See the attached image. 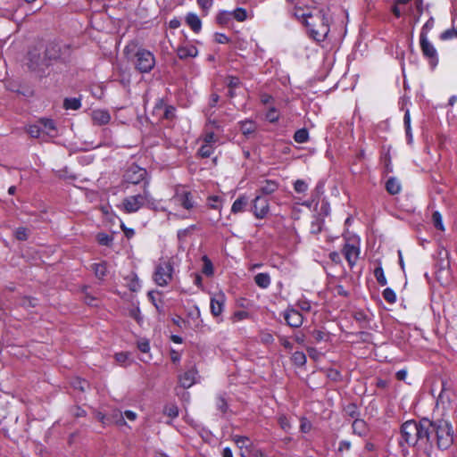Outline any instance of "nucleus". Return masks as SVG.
I'll return each instance as SVG.
<instances>
[{
	"instance_id": "obj_44",
	"label": "nucleus",
	"mask_w": 457,
	"mask_h": 457,
	"mask_svg": "<svg viewBox=\"0 0 457 457\" xmlns=\"http://www.w3.org/2000/svg\"><path fill=\"white\" fill-rule=\"evenodd\" d=\"M432 221H433L434 226L437 229H439L441 231L445 230V227H444V224H443L442 215H441V213L438 211H436V212H433V214H432Z\"/></svg>"
},
{
	"instance_id": "obj_32",
	"label": "nucleus",
	"mask_w": 457,
	"mask_h": 457,
	"mask_svg": "<svg viewBox=\"0 0 457 457\" xmlns=\"http://www.w3.org/2000/svg\"><path fill=\"white\" fill-rule=\"evenodd\" d=\"M230 17H233L237 21H245L248 18L247 11L245 8L238 7L232 12H229Z\"/></svg>"
},
{
	"instance_id": "obj_12",
	"label": "nucleus",
	"mask_w": 457,
	"mask_h": 457,
	"mask_svg": "<svg viewBox=\"0 0 457 457\" xmlns=\"http://www.w3.org/2000/svg\"><path fill=\"white\" fill-rule=\"evenodd\" d=\"M284 319L287 324L292 328H300L303 322V314L293 308L285 311Z\"/></svg>"
},
{
	"instance_id": "obj_18",
	"label": "nucleus",
	"mask_w": 457,
	"mask_h": 457,
	"mask_svg": "<svg viewBox=\"0 0 457 457\" xmlns=\"http://www.w3.org/2000/svg\"><path fill=\"white\" fill-rule=\"evenodd\" d=\"M38 122L44 136L54 137L56 135V127L53 120L43 118Z\"/></svg>"
},
{
	"instance_id": "obj_40",
	"label": "nucleus",
	"mask_w": 457,
	"mask_h": 457,
	"mask_svg": "<svg viewBox=\"0 0 457 457\" xmlns=\"http://www.w3.org/2000/svg\"><path fill=\"white\" fill-rule=\"evenodd\" d=\"M403 122H404L405 132H406V136L408 137V140H409V142H411V140H412V134H411V116H410L409 110H407L405 112V113H404Z\"/></svg>"
},
{
	"instance_id": "obj_13",
	"label": "nucleus",
	"mask_w": 457,
	"mask_h": 457,
	"mask_svg": "<svg viewBox=\"0 0 457 457\" xmlns=\"http://www.w3.org/2000/svg\"><path fill=\"white\" fill-rule=\"evenodd\" d=\"M279 187V183L272 179H265L261 181L256 190L257 195H262V196L268 197L269 195L275 193Z\"/></svg>"
},
{
	"instance_id": "obj_29",
	"label": "nucleus",
	"mask_w": 457,
	"mask_h": 457,
	"mask_svg": "<svg viewBox=\"0 0 457 457\" xmlns=\"http://www.w3.org/2000/svg\"><path fill=\"white\" fill-rule=\"evenodd\" d=\"M255 284L261 288H267L270 285V277L266 272L258 273L254 276Z\"/></svg>"
},
{
	"instance_id": "obj_50",
	"label": "nucleus",
	"mask_w": 457,
	"mask_h": 457,
	"mask_svg": "<svg viewBox=\"0 0 457 457\" xmlns=\"http://www.w3.org/2000/svg\"><path fill=\"white\" fill-rule=\"evenodd\" d=\"M216 407L222 413H225L227 411L228 403L224 396L218 395L216 397Z\"/></svg>"
},
{
	"instance_id": "obj_37",
	"label": "nucleus",
	"mask_w": 457,
	"mask_h": 457,
	"mask_svg": "<svg viewBox=\"0 0 457 457\" xmlns=\"http://www.w3.org/2000/svg\"><path fill=\"white\" fill-rule=\"evenodd\" d=\"M214 151L213 145L204 143L198 150V154L203 158L210 157Z\"/></svg>"
},
{
	"instance_id": "obj_20",
	"label": "nucleus",
	"mask_w": 457,
	"mask_h": 457,
	"mask_svg": "<svg viewBox=\"0 0 457 457\" xmlns=\"http://www.w3.org/2000/svg\"><path fill=\"white\" fill-rule=\"evenodd\" d=\"M92 120L96 125H105L111 120L110 113L105 110H95L92 112Z\"/></svg>"
},
{
	"instance_id": "obj_53",
	"label": "nucleus",
	"mask_w": 457,
	"mask_h": 457,
	"mask_svg": "<svg viewBox=\"0 0 457 457\" xmlns=\"http://www.w3.org/2000/svg\"><path fill=\"white\" fill-rule=\"evenodd\" d=\"M260 341L264 345H271L274 342V337L270 332L262 331L260 333Z\"/></svg>"
},
{
	"instance_id": "obj_19",
	"label": "nucleus",
	"mask_w": 457,
	"mask_h": 457,
	"mask_svg": "<svg viewBox=\"0 0 457 457\" xmlns=\"http://www.w3.org/2000/svg\"><path fill=\"white\" fill-rule=\"evenodd\" d=\"M213 113H214V112H212L211 110H206L205 115L207 117V121H206L204 129L213 130V131L214 130L223 131V128H222L220 122L219 121L218 119L213 117Z\"/></svg>"
},
{
	"instance_id": "obj_55",
	"label": "nucleus",
	"mask_w": 457,
	"mask_h": 457,
	"mask_svg": "<svg viewBox=\"0 0 457 457\" xmlns=\"http://www.w3.org/2000/svg\"><path fill=\"white\" fill-rule=\"evenodd\" d=\"M278 423L281 427V428L285 431H288L291 428V424L289 420L285 415H280L278 417Z\"/></svg>"
},
{
	"instance_id": "obj_7",
	"label": "nucleus",
	"mask_w": 457,
	"mask_h": 457,
	"mask_svg": "<svg viewBox=\"0 0 457 457\" xmlns=\"http://www.w3.org/2000/svg\"><path fill=\"white\" fill-rule=\"evenodd\" d=\"M170 202L175 205H179L187 211H190L195 207V200L192 193L184 186H177L173 196Z\"/></svg>"
},
{
	"instance_id": "obj_8",
	"label": "nucleus",
	"mask_w": 457,
	"mask_h": 457,
	"mask_svg": "<svg viewBox=\"0 0 457 457\" xmlns=\"http://www.w3.org/2000/svg\"><path fill=\"white\" fill-rule=\"evenodd\" d=\"M124 180L127 183L133 185L143 183V189L145 188V182L149 183L147 180L146 170L136 164H132L126 170L124 174Z\"/></svg>"
},
{
	"instance_id": "obj_64",
	"label": "nucleus",
	"mask_w": 457,
	"mask_h": 457,
	"mask_svg": "<svg viewBox=\"0 0 457 457\" xmlns=\"http://www.w3.org/2000/svg\"><path fill=\"white\" fill-rule=\"evenodd\" d=\"M137 347L142 353H148L150 350V345L147 340H141L137 343Z\"/></svg>"
},
{
	"instance_id": "obj_48",
	"label": "nucleus",
	"mask_w": 457,
	"mask_h": 457,
	"mask_svg": "<svg viewBox=\"0 0 457 457\" xmlns=\"http://www.w3.org/2000/svg\"><path fill=\"white\" fill-rule=\"evenodd\" d=\"M294 189L299 194L305 193L308 190V184L303 179H297L294 183Z\"/></svg>"
},
{
	"instance_id": "obj_4",
	"label": "nucleus",
	"mask_w": 457,
	"mask_h": 457,
	"mask_svg": "<svg viewBox=\"0 0 457 457\" xmlns=\"http://www.w3.org/2000/svg\"><path fill=\"white\" fill-rule=\"evenodd\" d=\"M149 183L145 182V188L143 192L135 195L127 196L122 201L123 210L127 213H132L137 212L145 204L149 208L156 209L155 201L151 197L150 193L147 189Z\"/></svg>"
},
{
	"instance_id": "obj_63",
	"label": "nucleus",
	"mask_w": 457,
	"mask_h": 457,
	"mask_svg": "<svg viewBox=\"0 0 457 457\" xmlns=\"http://www.w3.org/2000/svg\"><path fill=\"white\" fill-rule=\"evenodd\" d=\"M71 414L76 418H80L86 416V411L79 406H74L71 409Z\"/></svg>"
},
{
	"instance_id": "obj_58",
	"label": "nucleus",
	"mask_w": 457,
	"mask_h": 457,
	"mask_svg": "<svg viewBox=\"0 0 457 457\" xmlns=\"http://www.w3.org/2000/svg\"><path fill=\"white\" fill-rule=\"evenodd\" d=\"M311 428H312L311 422L307 419L302 418L301 419L300 430L303 433H308L311 430Z\"/></svg>"
},
{
	"instance_id": "obj_35",
	"label": "nucleus",
	"mask_w": 457,
	"mask_h": 457,
	"mask_svg": "<svg viewBox=\"0 0 457 457\" xmlns=\"http://www.w3.org/2000/svg\"><path fill=\"white\" fill-rule=\"evenodd\" d=\"M255 124L251 120H244L240 123V129L244 135H249L254 132Z\"/></svg>"
},
{
	"instance_id": "obj_14",
	"label": "nucleus",
	"mask_w": 457,
	"mask_h": 457,
	"mask_svg": "<svg viewBox=\"0 0 457 457\" xmlns=\"http://www.w3.org/2000/svg\"><path fill=\"white\" fill-rule=\"evenodd\" d=\"M197 370L195 366L179 375V382L183 388H189L196 382Z\"/></svg>"
},
{
	"instance_id": "obj_25",
	"label": "nucleus",
	"mask_w": 457,
	"mask_h": 457,
	"mask_svg": "<svg viewBox=\"0 0 457 457\" xmlns=\"http://www.w3.org/2000/svg\"><path fill=\"white\" fill-rule=\"evenodd\" d=\"M352 428L353 433L359 436H364L367 435L368 432L367 423L361 419H357L353 420L352 424Z\"/></svg>"
},
{
	"instance_id": "obj_51",
	"label": "nucleus",
	"mask_w": 457,
	"mask_h": 457,
	"mask_svg": "<svg viewBox=\"0 0 457 457\" xmlns=\"http://www.w3.org/2000/svg\"><path fill=\"white\" fill-rule=\"evenodd\" d=\"M457 37V30L453 28L445 30L440 34V39L443 41L452 39Z\"/></svg>"
},
{
	"instance_id": "obj_57",
	"label": "nucleus",
	"mask_w": 457,
	"mask_h": 457,
	"mask_svg": "<svg viewBox=\"0 0 457 457\" xmlns=\"http://www.w3.org/2000/svg\"><path fill=\"white\" fill-rule=\"evenodd\" d=\"M235 443L239 448L247 447V443L250 441L246 436H235Z\"/></svg>"
},
{
	"instance_id": "obj_11",
	"label": "nucleus",
	"mask_w": 457,
	"mask_h": 457,
	"mask_svg": "<svg viewBox=\"0 0 457 457\" xmlns=\"http://www.w3.org/2000/svg\"><path fill=\"white\" fill-rule=\"evenodd\" d=\"M420 44L423 55L428 60V62L432 68H435L438 63L437 51L424 36L420 37Z\"/></svg>"
},
{
	"instance_id": "obj_24",
	"label": "nucleus",
	"mask_w": 457,
	"mask_h": 457,
	"mask_svg": "<svg viewBox=\"0 0 457 457\" xmlns=\"http://www.w3.org/2000/svg\"><path fill=\"white\" fill-rule=\"evenodd\" d=\"M186 22L194 32L198 33L201 30L202 21L195 13L189 12L186 17Z\"/></svg>"
},
{
	"instance_id": "obj_34",
	"label": "nucleus",
	"mask_w": 457,
	"mask_h": 457,
	"mask_svg": "<svg viewBox=\"0 0 457 457\" xmlns=\"http://www.w3.org/2000/svg\"><path fill=\"white\" fill-rule=\"evenodd\" d=\"M92 269L98 278H103L106 273V264L104 262L92 264Z\"/></svg>"
},
{
	"instance_id": "obj_31",
	"label": "nucleus",
	"mask_w": 457,
	"mask_h": 457,
	"mask_svg": "<svg viewBox=\"0 0 457 457\" xmlns=\"http://www.w3.org/2000/svg\"><path fill=\"white\" fill-rule=\"evenodd\" d=\"M81 106L80 98H65L63 101V107L66 110H79Z\"/></svg>"
},
{
	"instance_id": "obj_10",
	"label": "nucleus",
	"mask_w": 457,
	"mask_h": 457,
	"mask_svg": "<svg viewBox=\"0 0 457 457\" xmlns=\"http://www.w3.org/2000/svg\"><path fill=\"white\" fill-rule=\"evenodd\" d=\"M251 212L256 219L262 220L267 217L270 212V199L257 195L252 201Z\"/></svg>"
},
{
	"instance_id": "obj_30",
	"label": "nucleus",
	"mask_w": 457,
	"mask_h": 457,
	"mask_svg": "<svg viewBox=\"0 0 457 457\" xmlns=\"http://www.w3.org/2000/svg\"><path fill=\"white\" fill-rule=\"evenodd\" d=\"M344 413L345 416L353 419L354 420L360 419V411L356 403H351L344 407Z\"/></svg>"
},
{
	"instance_id": "obj_6",
	"label": "nucleus",
	"mask_w": 457,
	"mask_h": 457,
	"mask_svg": "<svg viewBox=\"0 0 457 457\" xmlns=\"http://www.w3.org/2000/svg\"><path fill=\"white\" fill-rule=\"evenodd\" d=\"M135 67L141 73L150 72L155 65V58L152 52L145 48H138L135 54Z\"/></svg>"
},
{
	"instance_id": "obj_33",
	"label": "nucleus",
	"mask_w": 457,
	"mask_h": 457,
	"mask_svg": "<svg viewBox=\"0 0 457 457\" xmlns=\"http://www.w3.org/2000/svg\"><path fill=\"white\" fill-rule=\"evenodd\" d=\"M324 226V220L319 217H316L311 223L310 232L313 235L320 234Z\"/></svg>"
},
{
	"instance_id": "obj_46",
	"label": "nucleus",
	"mask_w": 457,
	"mask_h": 457,
	"mask_svg": "<svg viewBox=\"0 0 457 457\" xmlns=\"http://www.w3.org/2000/svg\"><path fill=\"white\" fill-rule=\"evenodd\" d=\"M96 238H97L98 243L101 245H105V246H109L113 240L112 237L109 236L106 233H98Z\"/></svg>"
},
{
	"instance_id": "obj_41",
	"label": "nucleus",
	"mask_w": 457,
	"mask_h": 457,
	"mask_svg": "<svg viewBox=\"0 0 457 457\" xmlns=\"http://www.w3.org/2000/svg\"><path fill=\"white\" fill-rule=\"evenodd\" d=\"M292 361L297 366H303L306 363V356L303 352L296 351L292 355Z\"/></svg>"
},
{
	"instance_id": "obj_9",
	"label": "nucleus",
	"mask_w": 457,
	"mask_h": 457,
	"mask_svg": "<svg viewBox=\"0 0 457 457\" xmlns=\"http://www.w3.org/2000/svg\"><path fill=\"white\" fill-rule=\"evenodd\" d=\"M29 68L34 71L40 73L41 75L46 74V70L49 67V62L46 59L38 53L37 49H32L28 54Z\"/></svg>"
},
{
	"instance_id": "obj_23",
	"label": "nucleus",
	"mask_w": 457,
	"mask_h": 457,
	"mask_svg": "<svg viewBox=\"0 0 457 457\" xmlns=\"http://www.w3.org/2000/svg\"><path fill=\"white\" fill-rule=\"evenodd\" d=\"M248 205V197L245 195H240L235 200L231 206V212L237 214L245 211Z\"/></svg>"
},
{
	"instance_id": "obj_54",
	"label": "nucleus",
	"mask_w": 457,
	"mask_h": 457,
	"mask_svg": "<svg viewBox=\"0 0 457 457\" xmlns=\"http://www.w3.org/2000/svg\"><path fill=\"white\" fill-rule=\"evenodd\" d=\"M249 313L247 312H245V311H237L236 312L233 316H232V321L233 322H238V321H241L243 320H245V319H248L249 318Z\"/></svg>"
},
{
	"instance_id": "obj_60",
	"label": "nucleus",
	"mask_w": 457,
	"mask_h": 457,
	"mask_svg": "<svg viewBox=\"0 0 457 457\" xmlns=\"http://www.w3.org/2000/svg\"><path fill=\"white\" fill-rule=\"evenodd\" d=\"M37 303V300L36 298L31 297H24L21 300V305L24 307H35Z\"/></svg>"
},
{
	"instance_id": "obj_45",
	"label": "nucleus",
	"mask_w": 457,
	"mask_h": 457,
	"mask_svg": "<svg viewBox=\"0 0 457 457\" xmlns=\"http://www.w3.org/2000/svg\"><path fill=\"white\" fill-rule=\"evenodd\" d=\"M163 412L165 415L174 419L179 415V408L176 404L170 403L164 407Z\"/></svg>"
},
{
	"instance_id": "obj_2",
	"label": "nucleus",
	"mask_w": 457,
	"mask_h": 457,
	"mask_svg": "<svg viewBox=\"0 0 457 457\" xmlns=\"http://www.w3.org/2000/svg\"><path fill=\"white\" fill-rule=\"evenodd\" d=\"M429 436H431V445L436 444L438 450L445 451L449 449L454 442L453 428L450 420L445 419H436L430 420Z\"/></svg>"
},
{
	"instance_id": "obj_3",
	"label": "nucleus",
	"mask_w": 457,
	"mask_h": 457,
	"mask_svg": "<svg viewBox=\"0 0 457 457\" xmlns=\"http://www.w3.org/2000/svg\"><path fill=\"white\" fill-rule=\"evenodd\" d=\"M305 27L312 38L321 42L329 32V18L323 10L313 8V14L309 20H306Z\"/></svg>"
},
{
	"instance_id": "obj_43",
	"label": "nucleus",
	"mask_w": 457,
	"mask_h": 457,
	"mask_svg": "<svg viewBox=\"0 0 457 457\" xmlns=\"http://www.w3.org/2000/svg\"><path fill=\"white\" fill-rule=\"evenodd\" d=\"M204 143L213 145L217 142L218 137H216L213 130L205 129L203 135Z\"/></svg>"
},
{
	"instance_id": "obj_36",
	"label": "nucleus",
	"mask_w": 457,
	"mask_h": 457,
	"mask_svg": "<svg viewBox=\"0 0 457 457\" xmlns=\"http://www.w3.org/2000/svg\"><path fill=\"white\" fill-rule=\"evenodd\" d=\"M294 139L297 143H305L309 139V133L308 130L305 129H301L295 131L294 135Z\"/></svg>"
},
{
	"instance_id": "obj_56",
	"label": "nucleus",
	"mask_w": 457,
	"mask_h": 457,
	"mask_svg": "<svg viewBox=\"0 0 457 457\" xmlns=\"http://www.w3.org/2000/svg\"><path fill=\"white\" fill-rule=\"evenodd\" d=\"M15 237L18 240H27L28 238V233L27 229L25 228H18L15 231Z\"/></svg>"
},
{
	"instance_id": "obj_61",
	"label": "nucleus",
	"mask_w": 457,
	"mask_h": 457,
	"mask_svg": "<svg viewBox=\"0 0 457 457\" xmlns=\"http://www.w3.org/2000/svg\"><path fill=\"white\" fill-rule=\"evenodd\" d=\"M352 444L348 440H342L339 442L338 452L343 453L345 451H350Z\"/></svg>"
},
{
	"instance_id": "obj_15",
	"label": "nucleus",
	"mask_w": 457,
	"mask_h": 457,
	"mask_svg": "<svg viewBox=\"0 0 457 457\" xmlns=\"http://www.w3.org/2000/svg\"><path fill=\"white\" fill-rule=\"evenodd\" d=\"M343 253L348 264L353 267L360 254V248L353 244L346 243L343 248Z\"/></svg>"
},
{
	"instance_id": "obj_5",
	"label": "nucleus",
	"mask_w": 457,
	"mask_h": 457,
	"mask_svg": "<svg viewBox=\"0 0 457 457\" xmlns=\"http://www.w3.org/2000/svg\"><path fill=\"white\" fill-rule=\"evenodd\" d=\"M174 266L170 259H161L155 266L153 279L159 287H166L173 278Z\"/></svg>"
},
{
	"instance_id": "obj_42",
	"label": "nucleus",
	"mask_w": 457,
	"mask_h": 457,
	"mask_svg": "<svg viewBox=\"0 0 457 457\" xmlns=\"http://www.w3.org/2000/svg\"><path fill=\"white\" fill-rule=\"evenodd\" d=\"M382 295L388 303L393 304L396 302V295L395 291L390 287L385 288L382 292Z\"/></svg>"
},
{
	"instance_id": "obj_28",
	"label": "nucleus",
	"mask_w": 457,
	"mask_h": 457,
	"mask_svg": "<svg viewBox=\"0 0 457 457\" xmlns=\"http://www.w3.org/2000/svg\"><path fill=\"white\" fill-rule=\"evenodd\" d=\"M440 260L437 262L438 270H445L450 269L449 253L445 249H442L438 253Z\"/></svg>"
},
{
	"instance_id": "obj_1",
	"label": "nucleus",
	"mask_w": 457,
	"mask_h": 457,
	"mask_svg": "<svg viewBox=\"0 0 457 457\" xmlns=\"http://www.w3.org/2000/svg\"><path fill=\"white\" fill-rule=\"evenodd\" d=\"M430 420L423 419L420 421L408 420L401 427L402 439L409 445L415 446L419 443L426 445L431 442L429 436Z\"/></svg>"
},
{
	"instance_id": "obj_52",
	"label": "nucleus",
	"mask_w": 457,
	"mask_h": 457,
	"mask_svg": "<svg viewBox=\"0 0 457 457\" xmlns=\"http://www.w3.org/2000/svg\"><path fill=\"white\" fill-rule=\"evenodd\" d=\"M203 260L204 262V268H203V272L207 276L212 275L213 274V266H212V262L207 258V256H204Z\"/></svg>"
},
{
	"instance_id": "obj_38",
	"label": "nucleus",
	"mask_w": 457,
	"mask_h": 457,
	"mask_svg": "<svg viewBox=\"0 0 457 457\" xmlns=\"http://www.w3.org/2000/svg\"><path fill=\"white\" fill-rule=\"evenodd\" d=\"M28 133L29 134V136L31 137H35V138L41 137L44 136L42 129H41V125L39 124L38 121L36 124L30 125L28 128Z\"/></svg>"
},
{
	"instance_id": "obj_49",
	"label": "nucleus",
	"mask_w": 457,
	"mask_h": 457,
	"mask_svg": "<svg viewBox=\"0 0 457 457\" xmlns=\"http://www.w3.org/2000/svg\"><path fill=\"white\" fill-rule=\"evenodd\" d=\"M207 203L211 208L219 210L220 209L221 197L219 195H211L208 197Z\"/></svg>"
},
{
	"instance_id": "obj_39",
	"label": "nucleus",
	"mask_w": 457,
	"mask_h": 457,
	"mask_svg": "<svg viewBox=\"0 0 457 457\" xmlns=\"http://www.w3.org/2000/svg\"><path fill=\"white\" fill-rule=\"evenodd\" d=\"M374 276L380 286L384 287L387 284L384 270L381 266H378L374 270Z\"/></svg>"
},
{
	"instance_id": "obj_27",
	"label": "nucleus",
	"mask_w": 457,
	"mask_h": 457,
	"mask_svg": "<svg viewBox=\"0 0 457 457\" xmlns=\"http://www.w3.org/2000/svg\"><path fill=\"white\" fill-rule=\"evenodd\" d=\"M386 189L390 195H397L402 189L401 183L395 178H389L386 182Z\"/></svg>"
},
{
	"instance_id": "obj_62",
	"label": "nucleus",
	"mask_w": 457,
	"mask_h": 457,
	"mask_svg": "<svg viewBox=\"0 0 457 457\" xmlns=\"http://www.w3.org/2000/svg\"><path fill=\"white\" fill-rule=\"evenodd\" d=\"M230 17L229 12L222 11L217 16V21L220 24H224L227 22L228 19Z\"/></svg>"
},
{
	"instance_id": "obj_21",
	"label": "nucleus",
	"mask_w": 457,
	"mask_h": 457,
	"mask_svg": "<svg viewBox=\"0 0 457 457\" xmlns=\"http://www.w3.org/2000/svg\"><path fill=\"white\" fill-rule=\"evenodd\" d=\"M292 14L305 26L306 20H309L313 14V9L310 10L309 8L303 9L295 6L292 10Z\"/></svg>"
},
{
	"instance_id": "obj_17",
	"label": "nucleus",
	"mask_w": 457,
	"mask_h": 457,
	"mask_svg": "<svg viewBox=\"0 0 457 457\" xmlns=\"http://www.w3.org/2000/svg\"><path fill=\"white\" fill-rule=\"evenodd\" d=\"M224 303L225 295L223 294H219L211 298L210 308L213 316L218 317L222 313Z\"/></svg>"
},
{
	"instance_id": "obj_26",
	"label": "nucleus",
	"mask_w": 457,
	"mask_h": 457,
	"mask_svg": "<svg viewBox=\"0 0 457 457\" xmlns=\"http://www.w3.org/2000/svg\"><path fill=\"white\" fill-rule=\"evenodd\" d=\"M187 318L192 321L195 328H198L202 324L200 310L197 305H193L187 312Z\"/></svg>"
},
{
	"instance_id": "obj_47",
	"label": "nucleus",
	"mask_w": 457,
	"mask_h": 457,
	"mask_svg": "<svg viewBox=\"0 0 457 457\" xmlns=\"http://www.w3.org/2000/svg\"><path fill=\"white\" fill-rule=\"evenodd\" d=\"M435 24V20L433 17H430L426 23L423 25L420 37L424 36L425 37H428V33L433 29Z\"/></svg>"
},
{
	"instance_id": "obj_22",
	"label": "nucleus",
	"mask_w": 457,
	"mask_h": 457,
	"mask_svg": "<svg viewBox=\"0 0 457 457\" xmlns=\"http://www.w3.org/2000/svg\"><path fill=\"white\" fill-rule=\"evenodd\" d=\"M177 54L179 59L183 60L187 57H195L198 54V50L192 45L182 46L178 48Z\"/></svg>"
},
{
	"instance_id": "obj_59",
	"label": "nucleus",
	"mask_w": 457,
	"mask_h": 457,
	"mask_svg": "<svg viewBox=\"0 0 457 457\" xmlns=\"http://www.w3.org/2000/svg\"><path fill=\"white\" fill-rule=\"evenodd\" d=\"M73 386H74V388L79 389L83 392L86 390V387L87 386V383L84 379L77 378L73 382Z\"/></svg>"
},
{
	"instance_id": "obj_16",
	"label": "nucleus",
	"mask_w": 457,
	"mask_h": 457,
	"mask_svg": "<svg viewBox=\"0 0 457 457\" xmlns=\"http://www.w3.org/2000/svg\"><path fill=\"white\" fill-rule=\"evenodd\" d=\"M44 55L46 59V62H49L50 66L52 62L57 61L61 58L60 45L55 42H50L47 44Z\"/></svg>"
}]
</instances>
